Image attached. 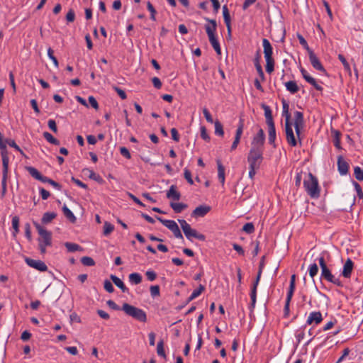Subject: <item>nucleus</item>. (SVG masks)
<instances>
[{
    "label": "nucleus",
    "mask_w": 363,
    "mask_h": 363,
    "mask_svg": "<svg viewBox=\"0 0 363 363\" xmlns=\"http://www.w3.org/2000/svg\"><path fill=\"white\" fill-rule=\"evenodd\" d=\"M43 137H44V138L48 142H49L51 144H53V145H60V141L58 140H57L55 138H54L52 135V134H50L48 132H44L43 133Z\"/></svg>",
    "instance_id": "obj_38"
},
{
    "label": "nucleus",
    "mask_w": 363,
    "mask_h": 363,
    "mask_svg": "<svg viewBox=\"0 0 363 363\" xmlns=\"http://www.w3.org/2000/svg\"><path fill=\"white\" fill-rule=\"evenodd\" d=\"M264 150L258 148H250L247 155V162L249 167L259 168L263 161Z\"/></svg>",
    "instance_id": "obj_7"
},
{
    "label": "nucleus",
    "mask_w": 363,
    "mask_h": 363,
    "mask_svg": "<svg viewBox=\"0 0 363 363\" xmlns=\"http://www.w3.org/2000/svg\"><path fill=\"white\" fill-rule=\"evenodd\" d=\"M300 71L302 74V77L308 83L311 84L316 90L320 91H323V87L317 83L314 78L309 75V74L305 69L301 68Z\"/></svg>",
    "instance_id": "obj_16"
},
{
    "label": "nucleus",
    "mask_w": 363,
    "mask_h": 363,
    "mask_svg": "<svg viewBox=\"0 0 363 363\" xmlns=\"http://www.w3.org/2000/svg\"><path fill=\"white\" fill-rule=\"evenodd\" d=\"M66 20L68 23H72L75 20V13L72 9H70L66 15Z\"/></svg>",
    "instance_id": "obj_56"
},
{
    "label": "nucleus",
    "mask_w": 363,
    "mask_h": 363,
    "mask_svg": "<svg viewBox=\"0 0 363 363\" xmlns=\"http://www.w3.org/2000/svg\"><path fill=\"white\" fill-rule=\"evenodd\" d=\"M81 262L84 266L92 267V266L95 265L94 260L90 257L85 256V257H82Z\"/></svg>",
    "instance_id": "obj_46"
},
{
    "label": "nucleus",
    "mask_w": 363,
    "mask_h": 363,
    "mask_svg": "<svg viewBox=\"0 0 363 363\" xmlns=\"http://www.w3.org/2000/svg\"><path fill=\"white\" fill-rule=\"evenodd\" d=\"M129 281L133 284H139L142 281V276L139 273H132L129 275Z\"/></svg>",
    "instance_id": "obj_36"
},
{
    "label": "nucleus",
    "mask_w": 363,
    "mask_h": 363,
    "mask_svg": "<svg viewBox=\"0 0 363 363\" xmlns=\"http://www.w3.org/2000/svg\"><path fill=\"white\" fill-rule=\"evenodd\" d=\"M114 230V226L111 223L106 221L104 225V235H108Z\"/></svg>",
    "instance_id": "obj_45"
},
{
    "label": "nucleus",
    "mask_w": 363,
    "mask_h": 363,
    "mask_svg": "<svg viewBox=\"0 0 363 363\" xmlns=\"http://www.w3.org/2000/svg\"><path fill=\"white\" fill-rule=\"evenodd\" d=\"M282 116L285 117V122H290L291 114L289 111V106L284 99L282 100Z\"/></svg>",
    "instance_id": "obj_31"
},
{
    "label": "nucleus",
    "mask_w": 363,
    "mask_h": 363,
    "mask_svg": "<svg viewBox=\"0 0 363 363\" xmlns=\"http://www.w3.org/2000/svg\"><path fill=\"white\" fill-rule=\"evenodd\" d=\"M353 267V262L351 259L348 258L343 266L342 275L345 278H350Z\"/></svg>",
    "instance_id": "obj_21"
},
{
    "label": "nucleus",
    "mask_w": 363,
    "mask_h": 363,
    "mask_svg": "<svg viewBox=\"0 0 363 363\" xmlns=\"http://www.w3.org/2000/svg\"><path fill=\"white\" fill-rule=\"evenodd\" d=\"M178 222L188 240H191L194 238L201 241L206 240V236L203 234L198 233L195 229L191 228V225L185 220L179 219Z\"/></svg>",
    "instance_id": "obj_6"
},
{
    "label": "nucleus",
    "mask_w": 363,
    "mask_h": 363,
    "mask_svg": "<svg viewBox=\"0 0 363 363\" xmlns=\"http://www.w3.org/2000/svg\"><path fill=\"white\" fill-rule=\"evenodd\" d=\"M113 89L122 99L124 100L127 98V95H126L125 92L121 88H119L116 86H113Z\"/></svg>",
    "instance_id": "obj_61"
},
{
    "label": "nucleus",
    "mask_w": 363,
    "mask_h": 363,
    "mask_svg": "<svg viewBox=\"0 0 363 363\" xmlns=\"http://www.w3.org/2000/svg\"><path fill=\"white\" fill-rule=\"evenodd\" d=\"M184 176L189 184L192 185L194 184V181H193L192 177H191V173L190 170L188 169L187 168L184 169Z\"/></svg>",
    "instance_id": "obj_57"
},
{
    "label": "nucleus",
    "mask_w": 363,
    "mask_h": 363,
    "mask_svg": "<svg viewBox=\"0 0 363 363\" xmlns=\"http://www.w3.org/2000/svg\"><path fill=\"white\" fill-rule=\"evenodd\" d=\"M223 16L224 18L225 23L226 25V27L230 29V25H231V19H230V15L229 10L228 9V6L226 5H224L223 6Z\"/></svg>",
    "instance_id": "obj_34"
},
{
    "label": "nucleus",
    "mask_w": 363,
    "mask_h": 363,
    "mask_svg": "<svg viewBox=\"0 0 363 363\" xmlns=\"http://www.w3.org/2000/svg\"><path fill=\"white\" fill-rule=\"evenodd\" d=\"M57 217V213L55 212H46L43 214L41 221L43 224L50 223L54 218Z\"/></svg>",
    "instance_id": "obj_33"
},
{
    "label": "nucleus",
    "mask_w": 363,
    "mask_h": 363,
    "mask_svg": "<svg viewBox=\"0 0 363 363\" xmlns=\"http://www.w3.org/2000/svg\"><path fill=\"white\" fill-rule=\"evenodd\" d=\"M205 290V287L202 284H200L199 286V288L197 289H195L191 295H192V297L194 296L195 298H197L199 296H200V294Z\"/></svg>",
    "instance_id": "obj_62"
},
{
    "label": "nucleus",
    "mask_w": 363,
    "mask_h": 363,
    "mask_svg": "<svg viewBox=\"0 0 363 363\" xmlns=\"http://www.w3.org/2000/svg\"><path fill=\"white\" fill-rule=\"evenodd\" d=\"M215 134L223 137L224 135V130L222 123L219 121H216L215 123Z\"/></svg>",
    "instance_id": "obj_39"
},
{
    "label": "nucleus",
    "mask_w": 363,
    "mask_h": 363,
    "mask_svg": "<svg viewBox=\"0 0 363 363\" xmlns=\"http://www.w3.org/2000/svg\"><path fill=\"white\" fill-rule=\"evenodd\" d=\"M274 69V60H266V71L268 73H272Z\"/></svg>",
    "instance_id": "obj_50"
},
{
    "label": "nucleus",
    "mask_w": 363,
    "mask_h": 363,
    "mask_svg": "<svg viewBox=\"0 0 363 363\" xmlns=\"http://www.w3.org/2000/svg\"><path fill=\"white\" fill-rule=\"evenodd\" d=\"M24 228H25L26 237L28 238V240L29 241H31L32 236H31L30 225L28 223H26L24 225Z\"/></svg>",
    "instance_id": "obj_60"
},
{
    "label": "nucleus",
    "mask_w": 363,
    "mask_h": 363,
    "mask_svg": "<svg viewBox=\"0 0 363 363\" xmlns=\"http://www.w3.org/2000/svg\"><path fill=\"white\" fill-rule=\"evenodd\" d=\"M265 141V135L264 130L259 128L257 133L253 137L251 147L264 150V144Z\"/></svg>",
    "instance_id": "obj_9"
},
{
    "label": "nucleus",
    "mask_w": 363,
    "mask_h": 363,
    "mask_svg": "<svg viewBox=\"0 0 363 363\" xmlns=\"http://www.w3.org/2000/svg\"><path fill=\"white\" fill-rule=\"evenodd\" d=\"M157 352L159 356L166 358V354L164 350L163 340H160V342H158L157 346Z\"/></svg>",
    "instance_id": "obj_44"
},
{
    "label": "nucleus",
    "mask_w": 363,
    "mask_h": 363,
    "mask_svg": "<svg viewBox=\"0 0 363 363\" xmlns=\"http://www.w3.org/2000/svg\"><path fill=\"white\" fill-rule=\"evenodd\" d=\"M9 167H3L2 180H1V198H4L6 193V180L8 176Z\"/></svg>",
    "instance_id": "obj_26"
},
{
    "label": "nucleus",
    "mask_w": 363,
    "mask_h": 363,
    "mask_svg": "<svg viewBox=\"0 0 363 363\" xmlns=\"http://www.w3.org/2000/svg\"><path fill=\"white\" fill-rule=\"evenodd\" d=\"M43 183H48L50 184V185H52L54 188L58 189V190H61L62 189V185L60 184L59 183H57V182L45 177V178L44 179Z\"/></svg>",
    "instance_id": "obj_48"
},
{
    "label": "nucleus",
    "mask_w": 363,
    "mask_h": 363,
    "mask_svg": "<svg viewBox=\"0 0 363 363\" xmlns=\"http://www.w3.org/2000/svg\"><path fill=\"white\" fill-rule=\"evenodd\" d=\"M170 206L175 213H181L183 210L187 208V205L182 203H170Z\"/></svg>",
    "instance_id": "obj_37"
},
{
    "label": "nucleus",
    "mask_w": 363,
    "mask_h": 363,
    "mask_svg": "<svg viewBox=\"0 0 363 363\" xmlns=\"http://www.w3.org/2000/svg\"><path fill=\"white\" fill-rule=\"evenodd\" d=\"M26 264L40 272H46L48 270V267L45 263L41 260H35L29 257H26L25 259Z\"/></svg>",
    "instance_id": "obj_11"
},
{
    "label": "nucleus",
    "mask_w": 363,
    "mask_h": 363,
    "mask_svg": "<svg viewBox=\"0 0 363 363\" xmlns=\"http://www.w3.org/2000/svg\"><path fill=\"white\" fill-rule=\"evenodd\" d=\"M355 178L359 181H363V169L359 167H355L354 169Z\"/></svg>",
    "instance_id": "obj_51"
},
{
    "label": "nucleus",
    "mask_w": 363,
    "mask_h": 363,
    "mask_svg": "<svg viewBox=\"0 0 363 363\" xmlns=\"http://www.w3.org/2000/svg\"><path fill=\"white\" fill-rule=\"evenodd\" d=\"M261 274H262V269L260 268V269H259L257 276L256 279L252 285L251 292H250L251 303L249 306V308H250L251 313L253 312V310L255 307L256 301H257V286H258L259 280H260Z\"/></svg>",
    "instance_id": "obj_8"
},
{
    "label": "nucleus",
    "mask_w": 363,
    "mask_h": 363,
    "mask_svg": "<svg viewBox=\"0 0 363 363\" xmlns=\"http://www.w3.org/2000/svg\"><path fill=\"white\" fill-rule=\"evenodd\" d=\"M62 211L65 217L72 223H75L77 218L73 213L67 208L66 205L62 207Z\"/></svg>",
    "instance_id": "obj_35"
},
{
    "label": "nucleus",
    "mask_w": 363,
    "mask_h": 363,
    "mask_svg": "<svg viewBox=\"0 0 363 363\" xmlns=\"http://www.w3.org/2000/svg\"><path fill=\"white\" fill-rule=\"evenodd\" d=\"M323 320L322 313L320 311L311 312L306 320L308 325H318Z\"/></svg>",
    "instance_id": "obj_15"
},
{
    "label": "nucleus",
    "mask_w": 363,
    "mask_h": 363,
    "mask_svg": "<svg viewBox=\"0 0 363 363\" xmlns=\"http://www.w3.org/2000/svg\"><path fill=\"white\" fill-rule=\"evenodd\" d=\"M308 271H309L310 277L313 278L318 274V265L315 263L312 264L310 266Z\"/></svg>",
    "instance_id": "obj_55"
},
{
    "label": "nucleus",
    "mask_w": 363,
    "mask_h": 363,
    "mask_svg": "<svg viewBox=\"0 0 363 363\" xmlns=\"http://www.w3.org/2000/svg\"><path fill=\"white\" fill-rule=\"evenodd\" d=\"M6 141H0V150L3 167H9V158L6 149Z\"/></svg>",
    "instance_id": "obj_17"
},
{
    "label": "nucleus",
    "mask_w": 363,
    "mask_h": 363,
    "mask_svg": "<svg viewBox=\"0 0 363 363\" xmlns=\"http://www.w3.org/2000/svg\"><path fill=\"white\" fill-rule=\"evenodd\" d=\"M12 227L13 228V235L16 236L19 232V218L16 216L12 218Z\"/></svg>",
    "instance_id": "obj_42"
},
{
    "label": "nucleus",
    "mask_w": 363,
    "mask_h": 363,
    "mask_svg": "<svg viewBox=\"0 0 363 363\" xmlns=\"http://www.w3.org/2000/svg\"><path fill=\"white\" fill-rule=\"evenodd\" d=\"M110 278L114 284L118 286L123 293H128L129 289L125 286L120 278L113 274H111Z\"/></svg>",
    "instance_id": "obj_24"
},
{
    "label": "nucleus",
    "mask_w": 363,
    "mask_h": 363,
    "mask_svg": "<svg viewBox=\"0 0 363 363\" xmlns=\"http://www.w3.org/2000/svg\"><path fill=\"white\" fill-rule=\"evenodd\" d=\"M211 208L209 206L201 205L193 211L192 216L203 217L211 211Z\"/></svg>",
    "instance_id": "obj_19"
},
{
    "label": "nucleus",
    "mask_w": 363,
    "mask_h": 363,
    "mask_svg": "<svg viewBox=\"0 0 363 363\" xmlns=\"http://www.w3.org/2000/svg\"><path fill=\"white\" fill-rule=\"evenodd\" d=\"M285 86L287 91L291 94H296L298 91L299 88L295 81H289L285 83Z\"/></svg>",
    "instance_id": "obj_32"
},
{
    "label": "nucleus",
    "mask_w": 363,
    "mask_h": 363,
    "mask_svg": "<svg viewBox=\"0 0 363 363\" xmlns=\"http://www.w3.org/2000/svg\"><path fill=\"white\" fill-rule=\"evenodd\" d=\"M147 9L150 12V18L152 21H156L155 15L157 13V11H156L155 9L154 8V6H152V4L150 1H148L147 3Z\"/></svg>",
    "instance_id": "obj_52"
},
{
    "label": "nucleus",
    "mask_w": 363,
    "mask_h": 363,
    "mask_svg": "<svg viewBox=\"0 0 363 363\" xmlns=\"http://www.w3.org/2000/svg\"><path fill=\"white\" fill-rule=\"evenodd\" d=\"M150 295L152 298L159 296L160 295V286L155 285L151 286L150 288Z\"/></svg>",
    "instance_id": "obj_49"
},
{
    "label": "nucleus",
    "mask_w": 363,
    "mask_h": 363,
    "mask_svg": "<svg viewBox=\"0 0 363 363\" xmlns=\"http://www.w3.org/2000/svg\"><path fill=\"white\" fill-rule=\"evenodd\" d=\"M332 134L333 137V143L334 145L336 148L340 150L342 149L341 145H340V135L341 133L339 130H332Z\"/></svg>",
    "instance_id": "obj_30"
},
{
    "label": "nucleus",
    "mask_w": 363,
    "mask_h": 363,
    "mask_svg": "<svg viewBox=\"0 0 363 363\" xmlns=\"http://www.w3.org/2000/svg\"><path fill=\"white\" fill-rule=\"evenodd\" d=\"M88 101L91 107H93L95 110L99 109V104L96 99L93 96H89L88 98Z\"/></svg>",
    "instance_id": "obj_63"
},
{
    "label": "nucleus",
    "mask_w": 363,
    "mask_h": 363,
    "mask_svg": "<svg viewBox=\"0 0 363 363\" xmlns=\"http://www.w3.org/2000/svg\"><path fill=\"white\" fill-rule=\"evenodd\" d=\"M104 287L105 290L106 291H108V293H113L114 291V288L113 286V284L108 279H106L104 281Z\"/></svg>",
    "instance_id": "obj_58"
},
{
    "label": "nucleus",
    "mask_w": 363,
    "mask_h": 363,
    "mask_svg": "<svg viewBox=\"0 0 363 363\" xmlns=\"http://www.w3.org/2000/svg\"><path fill=\"white\" fill-rule=\"evenodd\" d=\"M268 140L269 143L275 147V140H276V129L274 124L268 125Z\"/></svg>",
    "instance_id": "obj_28"
},
{
    "label": "nucleus",
    "mask_w": 363,
    "mask_h": 363,
    "mask_svg": "<svg viewBox=\"0 0 363 363\" xmlns=\"http://www.w3.org/2000/svg\"><path fill=\"white\" fill-rule=\"evenodd\" d=\"M308 57H309L310 62L314 69L324 73L325 74H327L325 69L322 65L320 60L318 58V57L315 55V54L314 53V52L313 50L309 51Z\"/></svg>",
    "instance_id": "obj_12"
},
{
    "label": "nucleus",
    "mask_w": 363,
    "mask_h": 363,
    "mask_svg": "<svg viewBox=\"0 0 363 363\" xmlns=\"http://www.w3.org/2000/svg\"><path fill=\"white\" fill-rule=\"evenodd\" d=\"M255 65L257 72V73H258V74H259V76L260 77L261 81H262V82L264 81L265 80L264 74V72L262 70V67L261 65L259 62L258 59L256 60Z\"/></svg>",
    "instance_id": "obj_43"
},
{
    "label": "nucleus",
    "mask_w": 363,
    "mask_h": 363,
    "mask_svg": "<svg viewBox=\"0 0 363 363\" xmlns=\"http://www.w3.org/2000/svg\"><path fill=\"white\" fill-rule=\"evenodd\" d=\"M285 130L287 143L292 147L296 146L297 141L294 134L291 122H285Z\"/></svg>",
    "instance_id": "obj_13"
},
{
    "label": "nucleus",
    "mask_w": 363,
    "mask_h": 363,
    "mask_svg": "<svg viewBox=\"0 0 363 363\" xmlns=\"http://www.w3.org/2000/svg\"><path fill=\"white\" fill-rule=\"evenodd\" d=\"M177 189V186L172 185L169 187V189L167 191V198L174 201H179L181 198V194Z\"/></svg>",
    "instance_id": "obj_22"
},
{
    "label": "nucleus",
    "mask_w": 363,
    "mask_h": 363,
    "mask_svg": "<svg viewBox=\"0 0 363 363\" xmlns=\"http://www.w3.org/2000/svg\"><path fill=\"white\" fill-rule=\"evenodd\" d=\"M65 246L66 247L68 252H74L82 249L79 245L69 242H65Z\"/></svg>",
    "instance_id": "obj_40"
},
{
    "label": "nucleus",
    "mask_w": 363,
    "mask_h": 363,
    "mask_svg": "<svg viewBox=\"0 0 363 363\" xmlns=\"http://www.w3.org/2000/svg\"><path fill=\"white\" fill-rule=\"evenodd\" d=\"M209 24L205 25L206 32L208 35V40L212 47L218 55L221 54V50L218 40L216 37V32L217 28L216 21L214 19L206 18Z\"/></svg>",
    "instance_id": "obj_3"
},
{
    "label": "nucleus",
    "mask_w": 363,
    "mask_h": 363,
    "mask_svg": "<svg viewBox=\"0 0 363 363\" xmlns=\"http://www.w3.org/2000/svg\"><path fill=\"white\" fill-rule=\"evenodd\" d=\"M262 45H263V48H264V54L265 60L274 59L272 57L273 48L272 47L270 42L267 39L264 38L262 40Z\"/></svg>",
    "instance_id": "obj_18"
},
{
    "label": "nucleus",
    "mask_w": 363,
    "mask_h": 363,
    "mask_svg": "<svg viewBox=\"0 0 363 363\" xmlns=\"http://www.w3.org/2000/svg\"><path fill=\"white\" fill-rule=\"evenodd\" d=\"M84 171H87L89 172V177L94 181L98 182L99 183H102L104 182L103 179L100 175L96 174L93 170L89 169H85Z\"/></svg>",
    "instance_id": "obj_41"
},
{
    "label": "nucleus",
    "mask_w": 363,
    "mask_h": 363,
    "mask_svg": "<svg viewBox=\"0 0 363 363\" xmlns=\"http://www.w3.org/2000/svg\"><path fill=\"white\" fill-rule=\"evenodd\" d=\"M121 310L123 311L126 315L140 322L145 323L147 321V314L141 308H137L128 303H124Z\"/></svg>",
    "instance_id": "obj_4"
},
{
    "label": "nucleus",
    "mask_w": 363,
    "mask_h": 363,
    "mask_svg": "<svg viewBox=\"0 0 363 363\" xmlns=\"http://www.w3.org/2000/svg\"><path fill=\"white\" fill-rule=\"evenodd\" d=\"M26 169L33 178L41 182H43L45 178V176L42 175L41 173L33 167H27Z\"/></svg>",
    "instance_id": "obj_25"
},
{
    "label": "nucleus",
    "mask_w": 363,
    "mask_h": 363,
    "mask_svg": "<svg viewBox=\"0 0 363 363\" xmlns=\"http://www.w3.org/2000/svg\"><path fill=\"white\" fill-rule=\"evenodd\" d=\"M297 38L299 40L300 44L307 50L308 53L309 51H312V50L309 48L307 41L301 34H297Z\"/></svg>",
    "instance_id": "obj_47"
},
{
    "label": "nucleus",
    "mask_w": 363,
    "mask_h": 363,
    "mask_svg": "<svg viewBox=\"0 0 363 363\" xmlns=\"http://www.w3.org/2000/svg\"><path fill=\"white\" fill-rule=\"evenodd\" d=\"M156 218L171 231H173L176 228L178 227V225L174 220H165L159 216H156Z\"/></svg>",
    "instance_id": "obj_27"
},
{
    "label": "nucleus",
    "mask_w": 363,
    "mask_h": 363,
    "mask_svg": "<svg viewBox=\"0 0 363 363\" xmlns=\"http://www.w3.org/2000/svg\"><path fill=\"white\" fill-rule=\"evenodd\" d=\"M242 230L248 234H251L255 231V227L252 223H247L242 227Z\"/></svg>",
    "instance_id": "obj_54"
},
{
    "label": "nucleus",
    "mask_w": 363,
    "mask_h": 363,
    "mask_svg": "<svg viewBox=\"0 0 363 363\" xmlns=\"http://www.w3.org/2000/svg\"><path fill=\"white\" fill-rule=\"evenodd\" d=\"M303 186L307 194L313 199H318L320 196V189L316 177L312 173L308 174L307 178L303 181Z\"/></svg>",
    "instance_id": "obj_2"
},
{
    "label": "nucleus",
    "mask_w": 363,
    "mask_h": 363,
    "mask_svg": "<svg viewBox=\"0 0 363 363\" xmlns=\"http://www.w3.org/2000/svg\"><path fill=\"white\" fill-rule=\"evenodd\" d=\"M318 262L321 269V278L338 286H343V284L340 279L339 278L335 277V276L331 273L325 262L324 257H319Z\"/></svg>",
    "instance_id": "obj_5"
},
{
    "label": "nucleus",
    "mask_w": 363,
    "mask_h": 363,
    "mask_svg": "<svg viewBox=\"0 0 363 363\" xmlns=\"http://www.w3.org/2000/svg\"><path fill=\"white\" fill-rule=\"evenodd\" d=\"M145 275L149 281H154L157 278V274L152 270H148L146 272Z\"/></svg>",
    "instance_id": "obj_64"
},
{
    "label": "nucleus",
    "mask_w": 363,
    "mask_h": 363,
    "mask_svg": "<svg viewBox=\"0 0 363 363\" xmlns=\"http://www.w3.org/2000/svg\"><path fill=\"white\" fill-rule=\"evenodd\" d=\"M353 185L357 191V196L359 197V199H362L363 198V191H362V189L360 185L357 182H354V181L353 182Z\"/></svg>",
    "instance_id": "obj_59"
},
{
    "label": "nucleus",
    "mask_w": 363,
    "mask_h": 363,
    "mask_svg": "<svg viewBox=\"0 0 363 363\" xmlns=\"http://www.w3.org/2000/svg\"><path fill=\"white\" fill-rule=\"evenodd\" d=\"M40 237L38 239V247L41 254L46 252V247L52 245V233L43 228L38 223L33 222Z\"/></svg>",
    "instance_id": "obj_1"
},
{
    "label": "nucleus",
    "mask_w": 363,
    "mask_h": 363,
    "mask_svg": "<svg viewBox=\"0 0 363 363\" xmlns=\"http://www.w3.org/2000/svg\"><path fill=\"white\" fill-rule=\"evenodd\" d=\"M337 168L341 175H345L348 172L349 164L344 160L342 155L337 157Z\"/></svg>",
    "instance_id": "obj_20"
},
{
    "label": "nucleus",
    "mask_w": 363,
    "mask_h": 363,
    "mask_svg": "<svg viewBox=\"0 0 363 363\" xmlns=\"http://www.w3.org/2000/svg\"><path fill=\"white\" fill-rule=\"evenodd\" d=\"M261 107L264 111V116L266 118V123L267 125H272L274 124L273 117H272V112L270 108V107L264 104H262L261 105Z\"/></svg>",
    "instance_id": "obj_23"
},
{
    "label": "nucleus",
    "mask_w": 363,
    "mask_h": 363,
    "mask_svg": "<svg viewBox=\"0 0 363 363\" xmlns=\"http://www.w3.org/2000/svg\"><path fill=\"white\" fill-rule=\"evenodd\" d=\"M48 55L49 58L53 62L55 66L56 67H58V66H59L58 60L54 56V51H53V50L51 48H49L48 49Z\"/></svg>",
    "instance_id": "obj_53"
},
{
    "label": "nucleus",
    "mask_w": 363,
    "mask_h": 363,
    "mask_svg": "<svg viewBox=\"0 0 363 363\" xmlns=\"http://www.w3.org/2000/svg\"><path fill=\"white\" fill-rule=\"evenodd\" d=\"M244 128V120L242 118H240L239 121V124L238 126V128L236 130L235 136L234 141L233 142V144L230 147V151H234L238 147V144L240 143V138L242 134Z\"/></svg>",
    "instance_id": "obj_14"
},
{
    "label": "nucleus",
    "mask_w": 363,
    "mask_h": 363,
    "mask_svg": "<svg viewBox=\"0 0 363 363\" xmlns=\"http://www.w3.org/2000/svg\"><path fill=\"white\" fill-rule=\"evenodd\" d=\"M217 166H218V177L220 182L222 185H224L225 183V167L222 164L220 160H217Z\"/></svg>",
    "instance_id": "obj_29"
},
{
    "label": "nucleus",
    "mask_w": 363,
    "mask_h": 363,
    "mask_svg": "<svg viewBox=\"0 0 363 363\" xmlns=\"http://www.w3.org/2000/svg\"><path fill=\"white\" fill-rule=\"evenodd\" d=\"M304 125V119H303V114L301 111H295L294 112V128L297 137L299 139V141L301 142L300 139V134L301 129L303 128Z\"/></svg>",
    "instance_id": "obj_10"
}]
</instances>
